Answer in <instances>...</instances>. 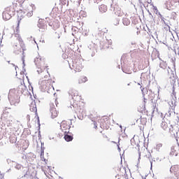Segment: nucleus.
Listing matches in <instances>:
<instances>
[{"mask_svg":"<svg viewBox=\"0 0 179 179\" xmlns=\"http://www.w3.org/2000/svg\"><path fill=\"white\" fill-rule=\"evenodd\" d=\"M23 17H24L21 14H19L17 16V27L15 31L17 38L16 43H14L13 45V50L15 54H19V52H22V51H24V42H23V39H22V37H20V35H19V33H20L19 26H20V22H22Z\"/></svg>","mask_w":179,"mask_h":179,"instance_id":"f257e3e1","label":"nucleus"},{"mask_svg":"<svg viewBox=\"0 0 179 179\" xmlns=\"http://www.w3.org/2000/svg\"><path fill=\"white\" fill-rule=\"evenodd\" d=\"M169 2H170V1H166V6H167V8H169V6H167V5H169Z\"/></svg>","mask_w":179,"mask_h":179,"instance_id":"c756f323","label":"nucleus"},{"mask_svg":"<svg viewBox=\"0 0 179 179\" xmlns=\"http://www.w3.org/2000/svg\"><path fill=\"white\" fill-rule=\"evenodd\" d=\"M138 111H140V113H143V111H145V105L143 106L141 109H138Z\"/></svg>","mask_w":179,"mask_h":179,"instance_id":"5701e85b","label":"nucleus"},{"mask_svg":"<svg viewBox=\"0 0 179 179\" xmlns=\"http://www.w3.org/2000/svg\"><path fill=\"white\" fill-rule=\"evenodd\" d=\"M58 179H62L61 178H59Z\"/></svg>","mask_w":179,"mask_h":179,"instance_id":"e433bc0d","label":"nucleus"},{"mask_svg":"<svg viewBox=\"0 0 179 179\" xmlns=\"http://www.w3.org/2000/svg\"><path fill=\"white\" fill-rule=\"evenodd\" d=\"M100 127L102 129H108L110 128V117L103 116L98 120Z\"/></svg>","mask_w":179,"mask_h":179,"instance_id":"0eeeda50","label":"nucleus"},{"mask_svg":"<svg viewBox=\"0 0 179 179\" xmlns=\"http://www.w3.org/2000/svg\"><path fill=\"white\" fill-rule=\"evenodd\" d=\"M159 67H161L162 69H166L167 68V62L162 61L159 64Z\"/></svg>","mask_w":179,"mask_h":179,"instance_id":"412c9836","label":"nucleus"},{"mask_svg":"<svg viewBox=\"0 0 179 179\" xmlns=\"http://www.w3.org/2000/svg\"><path fill=\"white\" fill-rule=\"evenodd\" d=\"M16 90L11 91L8 94V99L12 106H16V104H19L20 103V96L15 94Z\"/></svg>","mask_w":179,"mask_h":179,"instance_id":"423d86ee","label":"nucleus"},{"mask_svg":"<svg viewBox=\"0 0 179 179\" xmlns=\"http://www.w3.org/2000/svg\"><path fill=\"white\" fill-rule=\"evenodd\" d=\"M73 100V107L76 108L78 113H83L85 111V103L82 101V96L79 95V92L75 90L69 91Z\"/></svg>","mask_w":179,"mask_h":179,"instance_id":"f03ea898","label":"nucleus"},{"mask_svg":"<svg viewBox=\"0 0 179 179\" xmlns=\"http://www.w3.org/2000/svg\"><path fill=\"white\" fill-rule=\"evenodd\" d=\"M10 143H15V142H16V137H10Z\"/></svg>","mask_w":179,"mask_h":179,"instance_id":"4be33fe9","label":"nucleus"},{"mask_svg":"<svg viewBox=\"0 0 179 179\" xmlns=\"http://www.w3.org/2000/svg\"><path fill=\"white\" fill-rule=\"evenodd\" d=\"M0 179H4L3 175H2V174L0 175Z\"/></svg>","mask_w":179,"mask_h":179,"instance_id":"c85d7f7f","label":"nucleus"},{"mask_svg":"<svg viewBox=\"0 0 179 179\" xmlns=\"http://www.w3.org/2000/svg\"><path fill=\"white\" fill-rule=\"evenodd\" d=\"M100 132H101V134H103V131H101Z\"/></svg>","mask_w":179,"mask_h":179,"instance_id":"2f4dec72","label":"nucleus"},{"mask_svg":"<svg viewBox=\"0 0 179 179\" xmlns=\"http://www.w3.org/2000/svg\"><path fill=\"white\" fill-rule=\"evenodd\" d=\"M170 172L172 174H174V176H176V177H178L179 176V167H178V166H172L170 169Z\"/></svg>","mask_w":179,"mask_h":179,"instance_id":"9d476101","label":"nucleus"},{"mask_svg":"<svg viewBox=\"0 0 179 179\" xmlns=\"http://www.w3.org/2000/svg\"><path fill=\"white\" fill-rule=\"evenodd\" d=\"M94 128L97 129V123L96 122H94Z\"/></svg>","mask_w":179,"mask_h":179,"instance_id":"393cba45","label":"nucleus"},{"mask_svg":"<svg viewBox=\"0 0 179 179\" xmlns=\"http://www.w3.org/2000/svg\"><path fill=\"white\" fill-rule=\"evenodd\" d=\"M101 1H103V0H94V1H95L96 3H99V2H101Z\"/></svg>","mask_w":179,"mask_h":179,"instance_id":"cd10ccee","label":"nucleus"},{"mask_svg":"<svg viewBox=\"0 0 179 179\" xmlns=\"http://www.w3.org/2000/svg\"><path fill=\"white\" fill-rule=\"evenodd\" d=\"M22 6L23 10L26 13L27 17H31L33 16V10L36 9L34 5L27 3V5H23Z\"/></svg>","mask_w":179,"mask_h":179,"instance_id":"6e6552de","label":"nucleus"},{"mask_svg":"<svg viewBox=\"0 0 179 179\" xmlns=\"http://www.w3.org/2000/svg\"><path fill=\"white\" fill-rule=\"evenodd\" d=\"M64 139L66 141V142H71V141H73V137L72 136H69L67 134H64Z\"/></svg>","mask_w":179,"mask_h":179,"instance_id":"6ab92c4d","label":"nucleus"},{"mask_svg":"<svg viewBox=\"0 0 179 179\" xmlns=\"http://www.w3.org/2000/svg\"><path fill=\"white\" fill-rule=\"evenodd\" d=\"M3 18L4 19V20H9V19H10V15H9L8 12H4L3 13Z\"/></svg>","mask_w":179,"mask_h":179,"instance_id":"aec40b11","label":"nucleus"},{"mask_svg":"<svg viewBox=\"0 0 179 179\" xmlns=\"http://www.w3.org/2000/svg\"><path fill=\"white\" fill-rule=\"evenodd\" d=\"M140 120H141V121L143 120V121H145V122H146V118L142 117V116H141Z\"/></svg>","mask_w":179,"mask_h":179,"instance_id":"a878e982","label":"nucleus"},{"mask_svg":"<svg viewBox=\"0 0 179 179\" xmlns=\"http://www.w3.org/2000/svg\"><path fill=\"white\" fill-rule=\"evenodd\" d=\"M164 23H166L164 20H163Z\"/></svg>","mask_w":179,"mask_h":179,"instance_id":"72a5a7b5","label":"nucleus"},{"mask_svg":"<svg viewBox=\"0 0 179 179\" xmlns=\"http://www.w3.org/2000/svg\"><path fill=\"white\" fill-rule=\"evenodd\" d=\"M169 132H171V129H169Z\"/></svg>","mask_w":179,"mask_h":179,"instance_id":"473e14b6","label":"nucleus"},{"mask_svg":"<svg viewBox=\"0 0 179 179\" xmlns=\"http://www.w3.org/2000/svg\"><path fill=\"white\" fill-rule=\"evenodd\" d=\"M52 27H54V29H59L61 27V22L58 20H55L52 24Z\"/></svg>","mask_w":179,"mask_h":179,"instance_id":"ddd939ff","label":"nucleus"},{"mask_svg":"<svg viewBox=\"0 0 179 179\" xmlns=\"http://www.w3.org/2000/svg\"><path fill=\"white\" fill-rule=\"evenodd\" d=\"M29 110L32 113H37V106H36L35 101H32V102L31 103V104L29 106Z\"/></svg>","mask_w":179,"mask_h":179,"instance_id":"f8f14e48","label":"nucleus"},{"mask_svg":"<svg viewBox=\"0 0 179 179\" xmlns=\"http://www.w3.org/2000/svg\"><path fill=\"white\" fill-rule=\"evenodd\" d=\"M86 82H87V77L85 76H81L78 80L80 84L86 83Z\"/></svg>","mask_w":179,"mask_h":179,"instance_id":"dca6fc26","label":"nucleus"},{"mask_svg":"<svg viewBox=\"0 0 179 179\" xmlns=\"http://www.w3.org/2000/svg\"><path fill=\"white\" fill-rule=\"evenodd\" d=\"M103 138L105 139H108V137L106 135H104V134H103Z\"/></svg>","mask_w":179,"mask_h":179,"instance_id":"bb28decb","label":"nucleus"},{"mask_svg":"<svg viewBox=\"0 0 179 179\" xmlns=\"http://www.w3.org/2000/svg\"><path fill=\"white\" fill-rule=\"evenodd\" d=\"M70 68L75 72H82V69H83V59L78 57L73 59Z\"/></svg>","mask_w":179,"mask_h":179,"instance_id":"7ed1b4c3","label":"nucleus"},{"mask_svg":"<svg viewBox=\"0 0 179 179\" xmlns=\"http://www.w3.org/2000/svg\"><path fill=\"white\" fill-rule=\"evenodd\" d=\"M178 150L179 148L177 145L172 146L171 148L170 155H171V156H178Z\"/></svg>","mask_w":179,"mask_h":179,"instance_id":"9b49d317","label":"nucleus"},{"mask_svg":"<svg viewBox=\"0 0 179 179\" xmlns=\"http://www.w3.org/2000/svg\"><path fill=\"white\" fill-rule=\"evenodd\" d=\"M19 90H20V89H23V86H20V87H19V88H18Z\"/></svg>","mask_w":179,"mask_h":179,"instance_id":"7c9ffc66","label":"nucleus"},{"mask_svg":"<svg viewBox=\"0 0 179 179\" xmlns=\"http://www.w3.org/2000/svg\"><path fill=\"white\" fill-rule=\"evenodd\" d=\"M47 73L48 74L44 76L41 83V87L45 90L51 89V87H52V83H54V81H52V79H51V77L50 76V73H48V72H47Z\"/></svg>","mask_w":179,"mask_h":179,"instance_id":"20e7f679","label":"nucleus"},{"mask_svg":"<svg viewBox=\"0 0 179 179\" xmlns=\"http://www.w3.org/2000/svg\"><path fill=\"white\" fill-rule=\"evenodd\" d=\"M21 93H23V92L21 91Z\"/></svg>","mask_w":179,"mask_h":179,"instance_id":"4c0bfd02","label":"nucleus"},{"mask_svg":"<svg viewBox=\"0 0 179 179\" xmlns=\"http://www.w3.org/2000/svg\"><path fill=\"white\" fill-rule=\"evenodd\" d=\"M161 127L162 129H164V131H167V129H169V124L164 121L161 124Z\"/></svg>","mask_w":179,"mask_h":179,"instance_id":"f3484780","label":"nucleus"},{"mask_svg":"<svg viewBox=\"0 0 179 179\" xmlns=\"http://www.w3.org/2000/svg\"><path fill=\"white\" fill-rule=\"evenodd\" d=\"M155 8L156 10H157V8H156V7H155Z\"/></svg>","mask_w":179,"mask_h":179,"instance_id":"f704fd0d","label":"nucleus"},{"mask_svg":"<svg viewBox=\"0 0 179 179\" xmlns=\"http://www.w3.org/2000/svg\"><path fill=\"white\" fill-rule=\"evenodd\" d=\"M0 34H1V32H0Z\"/></svg>","mask_w":179,"mask_h":179,"instance_id":"58836bf2","label":"nucleus"},{"mask_svg":"<svg viewBox=\"0 0 179 179\" xmlns=\"http://www.w3.org/2000/svg\"><path fill=\"white\" fill-rule=\"evenodd\" d=\"M50 107L51 118H57V117H58L59 112L57 110L55 107H58V101H57V99L51 101L50 103Z\"/></svg>","mask_w":179,"mask_h":179,"instance_id":"39448f33","label":"nucleus"},{"mask_svg":"<svg viewBox=\"0 0 179 179\" xmlns=\"http://www.w3.org/2000/svg\"><path fill=\"white\" fill-rule=\"evenodd\" d=\"M140 155H142L144 157H147L148 159L150 158L152 155L148 150L144 149L143 152H140Z\"/></svg>","mask_w":179,"mask_h":179,"instance_id":"4468645a","label":"nucleus"},{"mask_svg":"<svg viewBox=\"0 0 179 179\" xmlns=\"http://www.w3.org/2000/svg\"><path fill=\"white\" fill-rule=\"evenodd\" d=\"M99 10L101 13H105V12H107V6L101 4L99 6Z\"/></svg>","mask_w":179,"mask_h":179,"instance_id":"2eb2a0df","label":"nucleus"},{"mask_svg":"<svg viewBox=\"0 0 179 179\" xmlns=\"http://www.w3.org/2000/svg\"><path fill=\"white\" fill-rule=\"evenodd\" d=\"M143 90H144V88L143 90H141L143 92Z\"/></svg>","mask_w":179,"mask_h":179,"instance_id":"c9c22d12","label":"nucleus"},{"mask_svg":"<svg viewBox=\"0 0 179 179\" xmlns=\"http://www.w3.org/2000/svg\"><path fill=\"white\" fill-rule=\"evenodd\" d=\"M26 0H17V2H19V3H22V4H23V3H24V1H25Z\"/></svg>","mask_w":179,"mask_h":179,"instance_id":"b1692460","label":"nucleus"},{"mask_svg":"<svg viewBox=\"0 0 179 179\" xmlns=\"http://www.w3.org/2000/svg\"><path fill=\"white\" fill-rule=\"evenodd\" d=\"M60 128L64 135H65V134H69V129H71V126H69V124L66 123V121L64 120L62 122Z\"/></svg>","mask_w":179,"mask_h":179,"instance_id":"1a4fd4ad","label":"nucleus"},{"mask_svg":"<svg viewBox=\"0 0 179 179\" xmlns=\"http://www.w3.org/2000/svg\"><path fill=\"white\" fill-rule=\"evenodd\" d=\"M122 22L124 26H129L131 24V21L127 17H124Z\"/></svg>","mask_w":179,"mask_h":179,"instance_id":"a211bd4d","label":"nucleus"}]
</instances>
